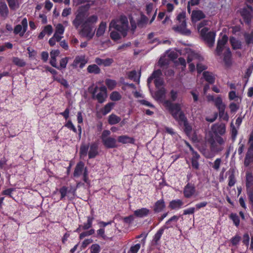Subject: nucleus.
<instances>
[{
	"instance_id": "1",
	"label": "nucleus",
	"mask_w": 253,
	"mask_h": 253,
	"mask_svg": "<svg viewBox=\"0 0 253 253\" xmlns=\"http://www.w3.org/2000/svg\"><path fill=\"white\" fill-rule=\"evenodd\" d=\"M164 106L169 111L172 117L178 122L180 125H183L187 132L191 130V127L188 125L187 120L183 112L181 111V104L173 103L169 100H165L163 102Z\"/></svg>"
},
{
	"instance_id": "2",
	"label": "nucleus",
	"mask_w": 253,
	"mask_h": 253,
	"mask_svg": "<svg viewBox=\"0 0 253 253\" xmlns=\"http://www.w3.org/2000/svg\"><path fill=\"white\" fill-rule=\"evenodd\" d=\"M109 28H114L117 31L111 32L110 37L112 40L117 41L120 39V35L118 32L125 37L128 30L127 18L125 16H121L119 19L112 20L110 24Z\"/></svg>"
},
{
	"instance_id": "3",
	"label": "nucleus",
	"mask_w": 253,
	"mask_h": 253,
	"mask_svg": "<svg viewBox=\"0 0 253 253\" xmlns=\"http://www.w3.org/2000/svg\"><path fill=\"white\" fill-rule=\"evenodd\" d=\"M227 41L228 37L226 35H223L219 38L215 54L217 56H220L224 51L223 61L227 66H229L231 64V52L230 48L225 46Z\"/></svg>"
},
{
	"instance_id": "4",
	"label": "nucleus",
	"mask_w": 253,
	"mask_h": 253,
	"mask_svg": "<svg viewBox=\"0 0 253 253\" xmlns=\"http://www.w3.org/2000/svg\"><path fill=\"white\" fill-rule=\"evenodd\" d=\"M206 24V22L200 23L198 26V30L200 33L202 39L208 44L209 46L212 47L214 43L215 33L213 32L209 31V28L204 27Z\"/></svg>"
},
{
	"instance_id": "5",
	"label": "nucleus",
	"mask_w": 253,
	"mask_h": 253,
	"mask_svg": "<svg viewBox=\"0 0 253 253\" xmlns=\"http://www.w3.org/2000/svg\"><path fill=\"white\" fill-rule=\"evenodd\" d=\"M177 20L179 22L178 25L174 26L173 29L175 31L184 35H190V30L186 28L185 13L184 12L179 13L177 16Z\"/></svg>"
},
{
	"instance_id": "6",
	"label": "nucleus",
	"mask_w": 253,
	"mask_h": 253,
	"mask_svg": "<svg viewBox=\"0 0 253 253\" xmlns=\"http://www.w3.org/2000/svg\"><path fill=\"white\" fill-rule=\"evenodd\" d=\"M92 97L96 99L100 103H103L107 97V88L102 85L101 86H95L91 91Z\"/></svg>"
},
{
	"instance_id": "7",
	"label": "nucleus",
	"mask_w": 253,
	"mask_h": 253,
	"mask_svg": "<svg viewBox=\"0 0 253 253\" xmlns=\"http://www.w3.org/2000/svg\"><path fill=\"white\" fill-rule=\"evenodd\" d=\"M111 132L108 130H104L101 134V139L104 145L107 148H114L117 147V140L110 135Z\"/></svg>"
},
{
	"instance_id": "8",
	"label": "nucleus",
	"mask_w": 253,
	"mask_h": 253,
	"mask_svg": "<svg viewBox=\"0 0 253 253\" xmlns=\"http://www.w3.org/2000/svg\"><path fill=\"white\" fill-rule=\"evenodd\" d=\"M211 150L213 152L221 151L224 148L225 139L220 136H215L214 139L209 141Z\"/></svg>"
},
{
	"instance_id": "9",
	"label": "nucleus",
	"mask_w": 253,
	"mask_h": 253,
	"mask_svg": "<svg viewBox=\"0 0 253 253\" xmlns=\"http://www.w3.org/2000/svg\"><path fill=\"white\" fill-rule=\"evenodd\" d=\"M162 75L160 70H157L153 72L152 75L148 79L147 83L149 85L153 80H154V83L157 88L163 87L164 81L161 77Z\"/></svg>"
},
{
	"instance_id": "10",
	"label": "nucleus",
	"mask_w": 253,
	"mask_h": 253,
	"mask_svg": "<svg viewBox=\"0 0 253 253\" xmlns=\"http://www.w3.org/2000/svg\"><path fill=\"white\" fill-rule=\"evenodd\" d=\"M85 15L84 12L82 11V7H80L77 11V14L75 19L72 22L73 25L76 29H78L81 25L82 27L84 26Z\"/></svg>"
},
{
	"instance_id": "11",
	"label": "nucleus",
	"mask_w": 253,
	"mask_h": 253,
	"mask_svg": "<svg viewBox=\"0 0 253 253\" xmlns=\"http://www.w3.org/2000/svg\"><path fill=\"white\" fill-rule=\"evenodd\" d=\"M80 33L83 37L86 38L88 40H90L92 39L94 35L93 27L92 26L84 25L82 27Z\"/></svg>"
},
{
	"instance_id": "12",
	"label": "nucleus",
	"mask_w": 253,
	"mask_h": 253,
	"mask_svg": "<svg viewBox=\"0 0 253 253\" xmlns=\"http://www.w3.org/2000/svg\"><path fill=\"white\" fill-rule=\"evenodd\" d=\"M200 56L194 52H191L188 54L187 62L189 63V68L190 71L192 72L195 70V64H196L195 62L197 60H200Z\"/></svg>"
},
{
	"instance_id": "13",
	"label": "nucleus",
	"mask_w": 253,
	"mask_h": 253,
	"mask_svg": "<svg viewBox=\"0 0 253 253\" xmlns=\"http://www.w3.org/2000/svg\"><path fill=\"white\" fill-rule=\"evenodd\" d=\"M240 13L246 23L249 24L253 18V10L251 6L241 10Z\"/></svg>"
},
{
	"instance_id": "14",
	"label": "nucleus",
	"mask_w": 253,
	"mask_h": 253,
	"mask_svg": "<svg viewBox=\"0 0 253 253\" xmlns=\"http://www.w3.org/2000/svg\"><path fill=\"white\" fill-rule=\"evenodd\" d=\"M27 27V20L26 18H24L21 22V25L16 26L14 29V33L15 34H19L20 36H22L26 31Z\"/></svg>"
},
{
	"instance_id": "15",
	"label": "nucleus",
	"mask_w": 253,
	"mask_h": 253,
	"mask_svg": "<svg viewBox=\"0 0 253 253\" xmlns=\"http://www.w3.org/2000/svg\"><path fill=\"white\" fill-rule=\"evenodd\" d=\"M196 193V188L194 184L188 183L183 189V195L186 198H190Z\"/></svg>"
},
{
	"instance_id": "16",
	"label": "nucleus",
	"mask_w": 253,
	"mask_h": 253,
	"mask_svg": "<svg viewBox=\"0 0 253 253\" xmlns=\"http://www.w3.org/2000/svg\"><path fill=\"white\" fill-rule=\"evenodd\" d=\"M212 132L216 135H223L225 133L226 131L225 125L223 124H214L211 127Z\"/></svg>"
},
{
	"instance_id": "17",
	"label": "nucleus",
	"mask_w": 253,
	"mask_h": 253,
	"mask_svg": "<svg viewBox=\"0 0 253 253\" xmlns=\"http://www.w3.org/2000/svg\"><path fill=\"white\" fill-rule=\"evenodd\" d=\"M86 63L87 61L85 59L84 56H77L74 60L72 66L75 68L79 67L82 69L85 66Z\"/></svg>"
},
{
	"instance_id": "18",
	"label": "nucleus",
	"mask_w": 253,
	"mask_h": 253,
	"mask_svg": "<svg viewBox=\"0 0 253 253\" xmlns=\"http://www.w3.org/2000/svg\"><path fill=\"white\" fill-rule=\"evenodd\" d=\"M85 169H86V168L84 167V163L82 162H79L75 168L74 172L73 173L74 176L75 177H78L82 173L84 174Z\"/></svg>"
},
{
	"instance_id": "19",
	"label": "nucleus",
	"mask_w": 253,
	"mask_h": 253,
	"mask_svg": "<svg viewBox=\"0 0 253 253\" xmlns=\"http://www.w3.org/2000/svg\"><path fill=\"white\" fill-rule=\"evenodd\" d=\"M158 89V90L153 95V97L157 101H162L165 98L166 90L164 87Z\"/></svg>"
},
{
	"instance_id": "20",
	"label": "nucleus",
	"mask_w": 253,
	"mask_h": 253,
	"mask_svg": "<svg viewBox=\"0 0 253 253\" xmlns=\"http://www.w3.org/2000/svg\"><path fill=\"white\" fill-rule=\"evenodd\" d=\"M184 202L180 199L171 201L169 204V207L171 210H178L182 208Z\"/></svg>"
},
{
	"instance_id": "21",
	"label": "nucleus",
	"mask_w": 253,
	"mask_h": 253,
	"mask_svg": "<svg viewBox=\"0 0 253 253\" xmlns=\"http://www.w3.org/2000/svg\"><path fill=\"white\" fill-rule=\"evenodd\" d=\"M95 62L99 66L103 65L104 66H109L113 62V59L109 58L104 59L100 58H96Z\"/></svg>"
},
{
	"instance_id": "22",
	"label": "nucleus",
	"mask_w": 253,
	"mask_h": 253,
	"mask_svg": "<svg viewBox=\"0 0 253 253\" xmlns=\"http://www.w3.org/2000/svg\"><path fill=\"white\" fill-rule=\"evenodd\" d=\"M150 213V210L147 208H141L135 210L134 211V214L138 217H144L147 216Z\"/></svg>"
},
{
	"instance_id": "23",
	"label": "nucleus",
	"mask_w": 253,
	"mask_h": 253,
	"mask_svg": "<svg viewBox=\"0 0 253 253\" xmlns=\"http://www.w3.org/2000/svg\"><path fill=\"white\" fill-rule=\"evenodd\" d=\"M205 17L204 13L201 10H195L192 13L191 18L193 22H197Z\"/></svg>"
},
{
	"instance_id": "24",
	"label": "nucleus",
	"mask_w": 253,
	"mask_h": 253,
	"mask_svg": "<svg viewBox=\"0 0 253 253\" xmlns=\"http://www.w3.org/2000/svg\"><path fill=\"white\" fill-rule=\"evenodd\" d=\"M165 207V202L163 199H161L156 202L154 207V211L156 212H160L163 211Z\"/></svg>"
},
{
	"instance_id": "25",
	"label": "nucleus",
	"mask_w": 253,
	"mask_h": 253,
	"mask_svg": "<svg viewBox=\"0 0 253 253\" xmlns=\"http://www.w3.org/2000/svg\"><path fill=\"white\" fill-rule=\"evenodd\" d=\"M55 31L54 35L57 37H61V39L63 38V35L65 31V27L61 24H57L55 26Z\"/></svg>"
},
{
	"instance_id": "26",
	"label": "nucleus",
	"mask_w": 253,
	"mask_h": 253,
	"mask_svg": "<svg viewBox=\"0 0 253 253\" xmlns=\"http://www.w3.org/2000/svg\"><path fill=\"white\" fill-rule=\"evenodd\" d=\"M107 24L106 22H101L96 31V36L97 37L103 36L106 31Z\"/></svg>"
},
{
	"instance_id": "27",
	"label": "nucleus",
	"mask_w": 253,
	"mask_h": 253,
	"mask_svg": "<svg viewBox=\"0 0 253 253\" xmlns=\"http://www.w3.org/2000/svg\"><path fill=\"white\" fill-rule=\"evenodd\" d=\"M203 76L205 80L209 84H212L214 83L215 78L212 73L206 71L203 73Z\"/></svg>"
},
{
	"instance_id": "28",
	"label": "nucleus",
	"mask_w": 253,
	"mask_h": 253,
	"mask_svg": "<svg viewBox=\"0 0 253 253\" xmlns=\"http://www.w3.org/2000/svg\"><path fill=\"white\" fill-rule=\"evenodd\" d=\"M166 228H165L164 226L161 227L160 229H159L157 233L154 235L153 237V239L152 240L153 243L155 245H157L159 241L161 239L162 235L164 233V230Z\"/></svg>"
},
{
	"instance_id": "29",
	"label": "nucleus",
	"mask_w": 253,
	"mask_h": 253,
	"mask_svg": "<svg viewBox=\"0 0 253 253\" xmlns=\"http://www.w3.org/2000/svg\"><path fill=\"white\" fill-rule=\"evenodd\" d=\"M98 20V16L96 15H92L87 17L84 23V25L87 26H91L97 22Z\"/></svg>"
},
{
	"instance_id": "30",
	"label": "nucleus",
	"mask_w": 253,
	"mask_h": 253,
	"mask_svg": "<svg viewBox=\"0 0 253 253\" xmlns=\"http://www.w3.org/2000/svg\"><path fill=\"white\" fill-rule=\"evenodd\" d=\"M8 14V9L6 4L4 2L0 3V14L3 18L7 17Z\"/></svg>"
},
{
	"instance_id": "31",
	"label": "nucleus",
	"mask_w": 253,
	"mask_h": 253,
	"mask_svg": "<svg viewBox=\"0 0 253 253\" xmlns=\"http://www.w3.org/2000/svg\"><path fill=\"white\" fill-rule=\"evenodd\" d=\"M105 83L107 86V88L110 90H113L117 85V82L115 80L110 79H106Z\"/></svg>"
},
{
	"instance_id": "32",
	"label": "nucleus",
	"mask_w": 253,
	"mask_h": 253,
	"mask_svg": "<svg viewBox=\"0 0 253 253\" xmlns=\"http://www.w3.org/2000/svg\"><path fill=\"white\" fill-rule=\"evenodd\" d=\"M59 192L61 194L60 199H63L67 195V194L72 192L73 194L75 192V189L72 190L71 189L69 190L68 188L66 186H63L59 190Z\"/></svg>"
},
{
	"instance_id": "33",
	"label": "nucleus",
	"mask_w": 253,
	"mask_h": 253,
	"mask_svg": "<svg viewBox=\"0 0 253 253\" xmlns=\"http://www.w3.org/2000/svg\"><path fill=\"white\" fill-rule=\"evenodd\" d=\"M230 42L233 49H237L241 48V42L234 37L230 38Z\"/></svg>"
},
{
	"instance_id": "34",
	"label": "nucleus",
	"mask_w": 253,
	"mask_h": 253,
	"mask_svg": "<svg viewBox=\"0 0 253 253\" xmlns=\"http://www.w3.org/2000/svg\"><path fill=\"white\" fill-rule=\"evenodd\" d=\"M121 120V119L120 117L112 114L109 116L108 121L110 125H113L119 123Z\"/></svg>"
},
{
	"instance_id": "35",
	"label": "nucleus",
	"mask_w": 253,
	"mask_h": 253,
	"mask_svg": "<svg viewBox=\"0 0 253 253\" xmlns=\"http://www.w3.org/2000/svg\"><path fill=\"white\" fill-rule=\"evenodd\" d=\"M98 154L97 146L95 144L91 145L90 149L88 152L89 158H94Z\"/></svg>"
},
{
	"instance_id": "36",
	"label": "nucleus",
	"mask_w": 253,
	"mask_h": 253,
	"mask_svg": "<svg viewBox=\"0 0 253 253\" xmlns=\"http://www.w3.org/2000/svg\"><path fill=\"white\" fill-rule=\"evenodd\" d=\"M87 71L89 73L98 74L100 72V69L96 64H92L87 67Z\"/></svg>"
},
{
	"instance_id": "37",
	"label": "nucleus",
	"mask_w": 253,
	"mask_h": 253,
	"mask_svg": "<svg viewBox=\"0 0 253 253\" xmlns=\"http://www.w3.org/2000/svg\"><path fill=\"white\" fill-rule=\"evenodd\" d=\"M118 140L119 142L126 144V143H133V140L132 138L127 135H121L118 137Z\"/></svg>"
},
{
	"instance_id": "38",
	"label": "nucleus",
	"mask_w": 253,
	"mask_h": 253,
	"mask_svg": "<svg viewBox=\"0 0 253 253\" xmlns=\"http://www.w3.org/2000/svg\"><path fill=\"white\" fill-rule=\"evenodd\" d=\"M12 62L16 66L22 67L26 65V62L22 59L17 57H13L12 58Z\"/></svg>"
},
{
	"instance_id": "39",
	"label": "nucleus",
	"mask_w": 253,
	"mask_h": 253,
	"mask_svg": "<svg viewBox=\"0 0 253 253\" xmlns=\"http://www.w3.org/2000/svg\"><path fill=\"white\" fill-rule=\"evenodd\" d=\"M214 104L217 108L218 110L226 108V105L223 102L222 99L220 96H218L215 98L214 100Z\"/></svg>"
},
{
	"instance_id": "40",
	"label": "nucleus",
	"mask_w": 253,
	"mask_h": 253,
	"mask_svg": "<svg viewBox=\"0 0 253 253\" xmlns=\"http://www.w3.org/2000/svg\"><path fill=\"white\" fill-rule=\"evenodd\" d=\"M178 219L179 216L177 215H173L166 222L165 225L164 226L165 228L168 229L172 227V225L170 224V223L171 222H176Z\"/></svg>"
},
{
	"instance_id": "41",
	"label": "nucleus",
	"mask_w": 253,
	"mask_h": 253,
	"mask_svg": "<svg viewBox=\"0 0 253 253\" xmlns=\"http://www.w3.org/2000/svg\"><path fill=\"white\" fill-rule=\"evenodd\" d=\"M128 77L129 79L134 81H139L140 75L138 74L136 71H132L130 72L128 74Z\"/></svg>"
},
{
	"instance_id": "42",
	"label": "nucleus",
	"mask_w": 253,
	"mask_h": 253,
	"mask_svg": "<svg viewBox=\"0 0 253 253\" xmlns=\"http://www.w3.org/2000/svg\"><path fill=\"white\" fill-rule=\"evenodd\" d=\"M93 217L91 216H87V222L86 223H84L82 227L83 229L86 230L89 229L92 226V221L93 220Z\"/></svg>"
},
{
	"instance_id": "43",
	"label": "nucleus",
	"mask_w": 253,
	"mask_h": 253,
	"mask_svg": "<svg viewBox=\"0 0 253 253\" xmlns=\"http://www.w3.org/2000/svg\"><path fill=\"white\" fill-rule=\"evenodd\" d=\"M122 96L121 94L116 91H113L110 95V98L112 101H118L120 100Z\"/></svg>"
},
{
	"instance_id": "44",
	"label": "nucleus",
	"mask_w": 253,
	"mask_h": 253,
	"mask_svg": "<svg viewBox=\"0 0 253 253\" xmlns=\"http://www.w3.org/2000/svg\"><path fill=\"white\" fill-rule=\"evenodd\" d=\"M225 108H222L218 110L219 117L224 121H227L229 119V116L226 112H225Z\"/></svg>"
},
{
	"instance_id": "45",
	"label": "nucleus",
	"mask_w": 253,
	"mask_h": 253,
	"mask_svg": "<svg viewBox=\"0 0 253 253\" xmlns=\"http://www.w3.org/2000/svg\"><path fill=\"white\" fill-rule=\"evenodd\" d=\"M253 183V177L251 174L248 173L246 175V186L248 189L251 188V187Z\"/></svg>"
},
{
	"instance_id": "46",
	"label": "nucleus",
	"mask_w": 253,
	"mask_h": 253,
	"mask_svg": "<svg viewBox=\"0 0 253 253\" xmlns=\"http://www.w3.org/2000/svg\"><path fill=\"white\" fill-rule=\"evenodd\" d=\"M200 61L202 59L203 60V58L200 57ZM199 61V60H197V61H196L195 63H196L197 64V71L198 73H201L202 72V71H203L204 70H206L207 68V67L206 65L203 64V63H199L198 62Z\"/></svg>"
},
{
	"instance_id": "47",
	"label": "nucleus",
	"mask_w": 253,
	"mask_h": 253,
	"mask_svg": "<svg viewBox=\"0 0 253 253\" xmlns=\"http://www.w3.org/2000/svg\"><path fill=\"white\" fill-rule=\"evenodd\" d=\"M62 39L61 37H57L54 35L49 40L48 42L51 46H53L55 45L56 42H60Z\"/></svg>"
},
{
	"instance_id": "48",
	"label": "nucleus",
	"mask_w": 253,
	"mask_h": 253,
	"mask_svg": "<svg viewBox=\"0 0 253 253\" xmlns=\"http://www.w3.org/2000/svg\"><path fill=\"white\" fill-rule=\"evenodd\" d=\"M114 105V103H109L107 104L102 110V113L103 115H105L109 113L111 110H112V107Z\"/></svg>"
},
{
	"instance_id": "49",
	"label": "nucleus",
	"mask_w": 253,
	"mask_h": 253,
	"mask_svg": "<svg viewBox=\"0 0 253 253\" xmlns=\"http://www.w3.org/2000/svg\"><path fill=\"white\" fill-rule=\"evenodd\" d=\"M246 43L248 44L253 43V33L251 34H245L244 35Z\"/></svg>"
},
{
	"instance_id": "50",
	"label": "nucleus",
	"mask_w": 253,
	"mask_h": 253,
	"mask_svg": "<svg viewBox=\"0 0 253 253\" xmlns=\"http://www.w3.org/2000/svg\"><path fill=\"white\" fill-rule=\"evenodd\" d=\"M230 218L233 221L234 224L238 226L240 224V219L238 216L235 213H231L230 215Z\"/></svg>"
},
{
	"instance_id": "51",
	"label": "nucleus",
	"mask_w": 253,
	"mask_h": 253,
	"mask_svg": "<svg viewBox=\"0 0 253 253\" xmlns=\"http://www.w3.org/2000/svg\"><path fill=\"white\" fill-rule=\"evenodd\" d=\"M69 60L68 57L62 58L60 61V66H58L60 68L59 70L61 69H65L66 67V65Z\"/></svg>"
},
{
	"instance_id": "52",
	"label": "nucleus",
	"mask_w": 253,
	"mask_h": 253,
	"mask_svg": "<svg viewBox=\"0 0 253 253\" xmlns=\"http://www.w3.org/2000/svg\"><path fill=\"white\" fill-rule=\"evenodd\" d=\"M229 99L230 100H235L237 101L240 98L236 94L235 91H231L229 92L228 94Z\"/></svg>"
},
{
	"instance_id": "53",
	"label": "nucleus",
	"mask_w": 253,
	"mask_h": 253,
	"mask_svg": "<svg viewBox=\"0 0 253 253\" xmlns=\"http://www.w3.org/2000/svg\"><path fill=\"white\" fill-rule=\"evenodd\" d=\"M140 248V244H137L130 247L127 253H137Z\"/></svg>"
},
{
	"instance_id": "54",
	"label": "nucleus",
	"mask_w": 253,
	"mask_h": 253,
	"mask_svg": "<svg viewBox=\"0 0 253 253\" xmlns=\"http://www.w3.org/2000/svg\"><path fill=\"white\" fill-rule=\"evenodd\" d=\"M43 31L46 35L50 36L53 33V30L51 25H47L44 27Z\"/></svg>"
},
{
	"instance_id": "55",
	"label": "nucleus",
	"mask_w": 253,
	"mask_h": 253,
	"mask_svg": "<svg viewBox=\"0 0 253 253\" xmlns=\"http://www.w3.org/2000/svg\"><path fill=\"white\" fill-rule=\"evenodd\" d=\"M187 146L189 147L190 150L192 152V158L191 160H198L200 158V155L198 154L197 152H195L192 146L189 144L187 143Z\"/></svg>"
},
{
	"instance_id": "56",
	"label": "nucleus",
	"mask_w": 253,
	"mask_h": 253,
	"mask_svg": "<svg viewBox=\"0 0 253 253\" xmlns=\"http://www.w3.org/2000/svg\"><path fill=\"white\" fill-rule=\"evenodd\" d=\"M241 237L239 235H236L234 237L232 238L230 241L232 245L236 246L239 243Z\"/></svg>"
},
{
	"instance_id": "57",
	"label": "nucleus",
	"mask_w": 253,
	"mask_h": 253,
	"mask_svg": "<svg viewBox=\"0 0 253 253\" xmlns=\"http://www.w3.org/2000/svg\"><path fill=\"white\" fill-rule=\"evenodd\" d=\"M229 107L230 109L231 112H236L239 108V106L238 104L232 102L230 104Z\"/></svg>"
},
{
	"instance_id": "58",
	"label": "nucleus",
	"mask_w": 253,
	"mask_h": 253,
	"mask_svg": "<svg viewBox=\"0 0 253 253\" xmlns=\"http://www.w3.org/2000/svg\"><path fill=\"white\" fill-rule=\"evenodd\" d=\"M229 182L228 185L230 187L233 186L236 183V179L233 173H232L228 177Z\"/></svg>"
},
{
	"instance_id": "59",
	"label": "nucleus",
	"mask_w": 253,
	"mask_h": 253,
	"mask_svg": "<svg viewBox=\"0 0 253 253\" xmlns=\"http://www.w3.org/2000/svg\"><path fill=\"white\" fill-rule=\"evenodd\" d=\"M100 248L98 244H93L91 247L90 253H99Z\"/></svg>"
},
{
	"instance_id": "60",
	"label": "nucleus",
	"mask_w": 253,
	"mask_h": 253,
	"mask_svg": "<svg viewBox=\"0 0 253 253\" xmlns=\"http://www.w3.org/2000/svg\"><path fill=\"white\" fill-rule=\"evenodd\" d=\"M250 237L248 233H246L243 235V243L247 247L249 246Z\"/></svg>"
},
{
	"instance_id": "61",
	"label": "nucleus",
	"mask_w": 253,
	"mask_h": 253,
	"mask_svg": "<svg viewBox=\"0 0 253 253\" xmlns=\"http://www.w3.org/2000/svg\"><path fill=\"white\" fill-rule=\"evenodd\" d=\"M178 92L176 90L172 89L169 93V96L172 101H175L177 98Z\"/></svg>"
},
{
	"instance_id": "62",
	"label": "nucleus",
	"mask_w": 253,
	"mask_h": 253,
	"mask_svg": "<svg viewBox=\"0 0 253 253\" xmlns=\"http://www.w3.org/2000/svg\"><path fill=\"white\" fill-rule=\"evenodd\" d=\"M9 7L12 9H15L18 7V4L14 0H7Z\"/></svg>"
},
{
	"instance_id": "63",
	"label": "nucleus",
	"mask_w": 253,
	"mask_h": 253,
	"mask_svg": "<svg viewBox=\"0 0 253 253\" xmlns=\"http://www.w3.org/2000/svg\"><path fill=\"white\" fill-rule=\"evenodd\" d=\"M195 208L191 207L188 209L184 210L183 211V214L184 215L192 214L195 212Z\"/></svg>"
},
{
	"instance_id": "64",
	"label": "nucleus",
	"mask_w": 253,
	"mask_h": 253,
	"mask_svg": "<svg viewBox=\"0 0 253 253\" xmlns=\"http://www.w3.org/2000/svg\"><path fill=\"white\" fill-rule=\"evenodd\" d=\"M247 194L248 195L249 200L251 202L253 207V189L250 188L247 189Z\"/></svg>"
}]
</instances>
